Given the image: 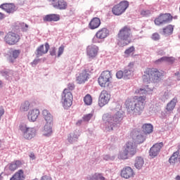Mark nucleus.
Wrapping results in <instances>:
<instances>
[{
    "label": "nucleus",
    "instance_id": "43",
    "mask_svg": "<svg viewBox=\"0 0 180 180\" xmlns=\"http://www.w3.org/2000/svg\"><path fill=\"white\" fill-rule=\"evenodd\" d=\"M116 77L118 79H122V78H124V73L123 71L120 70L116 73Z\"/></svg>",
    "mask_w": 180,
    "mask_h": 180
},
{
    "label": "nucleus",
    "instance_id": "14",
    "mask_svg": "<svg viewBox=\"0 0 180 180\" xmlns=\"http://www.w3.org/2000/svg\"><path fill=\"white\" fill-rule=\"evenodd\" d=\"M99 48L96 45H90L86 48V54L90 60H94L98 56Z\"/></svg>",
    "mask_w": 180,
    "mask_h": 180
},
{
    "label": "nucleus",
    "instance_id": "8",
    "mask_svg": "<svg viewBox=\"0 0 180 180\" xmlns=\"http://www.w3.org/2000/svg\"><path fill=\"white\" fill-rule=\"evenodd\" d=\"M72 93L68 90V89H65L61 94V103L64 109H68L72 105Z\"/></svg>",
    "mask_w": 180,
    "mask_h": 180
},
{
    "label": "nucleus",
    "instance_id": "60",
    "mask_svg": "<svg viewBox=\"0 0 180 180\" xmlns=\"http://www.w3.org/2000/svg\"><path fill=\"white\" fill-rule=\"evenodd\" d=\"M57 0H49V2H51L52 4H54V2H56Z\"/></svg>",
    "mask_w": 180,
    "mask_h": 180
},
{
    "label": "nucleus",
    "instance_id": "33",
    "mask_svg": "<svg viewBox=\"0 0 180 180\" xmlns=\"http://www.w3.org/2000/svg\"><path fill=\"white\" fill-rule=\"evenodd\" d=\"M154 127H153V124H144L142 126V131L144 133V134H150V133L153 131Z\"/></svg>",
    "mask_w": 180,
    "mask_h": 180
},
{
    "label": "nucleus",
    "instance_id": "5",
    "mask_svg": "<svg viewBox=\"0 0 180 180\" xmlns=\"http://www.w3.org/2000/svg\"><path fill=\"white\" fill-rule=\"evenodd\" d=\"M118 40L122 43V46H127L131 43V38L133 34L131 32V28L127 25L121 28L117 34Z\"/></svg>",
    "mask_w": 180,
    "mask_h": 180
},
{
    "label": "nucleus",
    "instance_id": "62",
    "mask_svg": "<svg viewBox=\"0 0 180 180\" xmlns=\"http://www.w3.org/2000/svg\"><path fill=\"white\" fill-rule=\"evenodd\" d=\"M4 179V176H2V174H0V180H3Z\"/></svg>",
    "mask_w": 180,
    "mask_h": 180
},
{
    "label": "nucleus",
    "instance_id": "52",
    "mask_svg": "<svg viewBox=\"0 0 180 180\" xmlns=\"http://www.w3.org/2000/svg\"><path fill=\"white\" fill-rule=\"evenodd\" d=\"M74 88H75V86H74V84L70 83L68 85V88L66 89H68V91H70V92H71V91H73Z\"/></svg>",
    "mask_w": 180,
    "mask_h": 180
},
{
    "label": "nucleus",
    "instance_id": "9",
    "mask_svg": "<svg viewBox=\"0 0 180 180\" xmlns=\"http://www.w3.org/2000/svg\"><path fill=\"white\" fill-rule=\"evenodd\" d=\"M98 81L100 86L103 88L109 86L112 81V73L109 70L103 72L99 76Z\"/></svg>",
    "mask_w": 180,
    "mask_h": 180
},
{
    "label": "nucleus",
    "instance_id": "38",
    "mask_svg": "<svg viewBox=\"0 0 180 180\" xmlns=\"http://www.w3.org/2000/svg\"><path fill=\"white\" fill-rule=\"evenodd\" d=\"M3 77H5L6 79H11L12 75H13V71L12 70H3L1 72Z\"/></svg>",
    "mask_w": 180,
    "mask_h": 180
},
{
    "label": "nucleus",
    "instance_id": "64",
    "mask_svg": "<svg viewBox=\"0 0 180 180\" xmlns=\"http://www.w3.org/2000/svg\"><path fill=\"white\" fill-rule=\"evenodd\" d=\"M2 147V141H0V148Z\"/></svg>",
    "mask_w": 180,
    "mask_h": 180
},
{
    "label": "nucleus",
    "instance_id": "20",
    "mask_svg": "<svg viewBox=\"0 0 180 180\" xmlns=\"http://www.w3.org/2000/svg\"><path fill=\"white\" fill-rule=\"evenodd\" d=\"M80 135H81V134L79 133V131L76 130L74 132L71 133L68 136V141L70 144H74V143H77V141H78V139L79 138Z\"/></svg>",
    "mask_w": 180,
    "mask_h": 180
},
{
    "label": "nucleus",
    "instance_id": "21",
    "mask_svg": "<svg viewBox=\"0 0 180 180\" xmlns=\"http://www.w3.org/2000/svg\"><path fill=\"white\" fill-rule=\"evenodd\" d=\"M20 167H22V162H20V160H15L8 164L6 167V169H9V171H11L12 172H13L16 171L18 168H20Z\"/></svg>",
    "mask_w": 180,
    "mask_h": 180
},
{
    "label": "nucleus",
    "instance_id": "4",
    "mask_svg": "<svg viewBox=\"0 0 180 180\" xmlns=\"http://www.w3.org/2000/svg\"><path fill=\"white\" fill-rule=\"evenodd\" d=\"M162 71L158 70L157 68H148L144 71V74L142 77L143 82L150 84L151 81H158L162 77Z\"/></svg>",
    "mask_w": 180,
    "mask_h": 180
},
{
    "label": "nucleus",
    "instance_id": "16",
    "mask_svg": "<svg viewBox=\"0 0 180 180\" xmlns=\"http://www.w3.org/2000/svg\"><path fill=\"white\" fill-rule=\"evenodd\" d=\"M134 72V63H129L128 66L124 70V79H130Z\"/></svg>",
    "mask_w": 180,
    "mask_h": 180
},
{
    "label": "nucleus",
    "instance_id": "54",
    "mask_svg": "<svg viewBox=\"0 0 180 180\" xmlns=\"http://www.w3.org/2000/svg\"><path fill=\"white\" fill-rule=\"evenodd\" d=\"M29 157L31 160H36V156L33 153H30Z\"/></svg>",
    "mask_w": 180,
    "mask_h": 180
},
{
    "label": "nucleus",
    "instance_id": "24",
    "mask_svg": "<svg viewBox=\"0 0 180 180\" xmlns=\"http://www.w3.org/2000/svg\"><path fill=\"white\" fill-rule=\"evenodd\" d=\"M52 5L56 9H60V11L67 9V2L64 0H56V2L52 3Z\"/></svg>",
    "mask_w": 180,
    "mask_h": 180
},
{
    "label": "nucleus",
    "instance_id": "12",
    "mask_svg": "<svg viewBox=\"0 0 180 180\" xmlns=\"http://www.w3.org/2000/svg\"><path fill=\"white\" fill-rule=\"evenodd\" d=\"M20 39V37L18 34L13 32H8L4 37V41L10 46H13L14 44H16L18 41H19Z\"/></svg>",
    "mask_w": 180,
    "mask_h": 180
},
{
    "label": "nucleus",
    "instance_id": "44",
    "mask_svg": "<svg viewBox=\"0 0 180 180\" xmlns=\"http://www.w3.org/2000/svg\"><path fill=\"white\" fill-rule=\"evenodd\" d=\"M141 15L142 16H150V15H151V11H150L149 10H143L141 12Z\"/></svg>",
    "mask_w": 180,
    "mask_h": 180
},
{
    "label": "nucleus",
    "instance_id": "19",
    "mask_svg": "<svg viewBox=\"0 0 180 180\" xmlns=\"http://www.w3.org/2000/svg\"><path fill=\"white\" fill-rule=\"evenodd\" d=\"M50 49V45L49 43L45 44V49L44 45H41L37 49L36 56L39 58V57H41L44 54H47L49 50Z\"/></svg>",
    "mask_w": 180,
    "mask_h": 180
},
{
    "label": "nucleus",
    "instance_id": "13",
    "mask_svg": "<svg viewBox=\"0 0 180 180\" xmlns=\"http://www.w3.org/2000/svg\"><path fill=\"white\" fill-rule=\"evenodd\" d=\"M110 101V94L106 90H103L99 96L98 105L100 108H103L105 105H108Z\"/></svg>",
    "mask_w": 180,
    "mask_h": 180
},
{
    "label": "nucleus",
    "instance_id": "51",
    "mask_svg": "<svg viewBox=\"0 0 180 180\" xmlns=\"http://www.w3.org/2000/svg\"><path fill=\"white\" fill-rule=\"evenodd\" d=\"M152 39L155 41L160 40V34L158 33H154L152 35Z\"/></svg>",
    "mask_w": 180,
    "mask_h": 180
},
{
    "label": "nucleus",
    "instance_id": "23",
    "mask_svg": "<svg viewBox=\"0 0 180 180\" xmlns=\"http://www.w3.org/2000/svg\"><path fill=\"white\" fill-rule=\"evenodd\" d=\"M88 78H89V74H88V71L84 70L77 77V81L79 84H84L88 81Z\"/></svg>",
    "mask_w": 180,
    "mask_h": 180
},
{
    "label": "nucleus",
    "instance_id": "58",
    "mask_svg": "<svg viewBox=\"0 0 180 180\" xmlns=\"http://www.w3.org/2000/svg\"><path fill=\"white\" fill-rule=\"evenodd\" d=\"M2 86H4V82L2 80H0V88H2Z\"/></svg>",
    "mask_w": 180,
    "mask_h": 180
},
{
    "label": "nucleus",
    "instance_id": "1",
    "mask_svg": "<svg viewBox=\"0 0 180 180\" xmlns=\"http://www.w3.org/2000/svg\"><path fill=\"white\" fill-rule=\"evenodd\" d=\"M153 89L152 87H150V85H147L144 88L136 90L135 94L143 96L136 97L134 99H127L125 101V108L128 113L134 116H140L144 110V102H146V96L144 95L153 94Z\"/></svg>",
    "mask_w": 180,
    "mask_h": 180
},
{
    "label": "nucleus",
    "instance_id": "7",
    "mask_svg": "<svg viewBox=\"0 0 180 180\" xmlns=\"http://www.w3.org/2000/svg\"><path fill=\"white\" fill-rule=\"evenodd\" d=\"M136 153H137L136 144L133 142H128L126 144L124 151L120 153L119 158H121V160H127L130 157L135 155Z\"/></svg>",
    "mask_w": 180,
    "mask_h": 180
},
{
    "label": "nucleus",
    "instance_id": "40",
    "mask_svg": "<svg viewBox=\"0 0 180 180\" xmlns=\"http://www.w3.org/2000/svg\"><path fill=\"white\" fill-rule=\"evenodd\" d=\"M93 117H94V114L92 113L86 114L84 115L83 120L84 122H89Z\"/></svg>",
    "mask_w": 180,
    "mask_h": 180
},
{
    "label": "nucleus",
    "instance_id": "28",
    "mask_svg": "<svg viewBox=\"0 0 180 180\" xmlns=\"http://www.w3.org/2000/svg\"><path fill=\"white\" fill-rule=\"evenodd\" d=\"M89 26L91 30L98 29L101 26V20L98 18H93L89 22Z\"/></svg>",
    "mask_w": 180,
    "mask_h": 180
},
{
    "label": "nucleus",
    "instance_id": "30",
    "mask_svg": "<svg viewBox=\"0 0 180 180\" xmlns=\"http://www.w3.org/2000/svg\"><path fill=\"white\" fill-rule=\"evenodd\" d=\"M134 140H135L136 143L140 144L141 143H144L146 141V136L141 134L140 132H135V135L133 136Z\"/></svg>",
    "mask_w": 180,
    "mask_h": 180
},
{
    "label": "nucleus",
    "instance_id": "34",
    "mask_svg": "<svg viewBox=\"0 0 180 180\" xmlns=\"http://www.w3.org/2000/svg\"><path fill=\"white\" fill-rule=\"evenodd\" d=\"M179 161V152H174L169 159L170 164H176Z\"/></svg>",
    "mask_w": 180,
    "mask_h": 180
},
{
    "label": "nucleus",
    "instance_id": "6",
    "mask_svg": "<svg viewBox=\"0 0 180 180\" xmlns=\"http://www.w3.org/2000/svg\"><path fill=\"white\" fill-rule=\"evenodd\" d=\"M18 129L22 133V136L25 140H32L37 134V129L36 128L30 127L26 124H20Z\"/></svg>",
    "mask_w": 180,
    "mask_h": 180
},
{
    "label": "nucleus",
    "instance_id": "39",
    "mask_svg": "<svg viewBox=\"0 0 180 180\" xmlns=\"http://www.w3.org/2000/svg\"><path fill=\"white\" fill-rule=\"evenodd\" d=\"M84 102L85 105H92V96L89 94H86L84 98Z\"/></svg>",
    "mask_w": 180,
    "mask_h": 180
},
{
    "label": "nucleus",
    "instance_id": "36",
    "mask_svg": "<svg viewBox=\"0 0 180 180\" xmlns=\"http://www.w3.org/2000/svg\"><path fill=\"white\" fill-rule=\"evenodd\" d=\"M30 108V103L27 101L23 102L21 103V105L20 107V112H27Z\"/></svg>",
    "mask_w": 180,
    "mask_h": 180
},
{
    "label": "nucleus",
    "instance_id": "41",
    "mask_svg": "<svg viewBox=\"0 0 180 180\" xmlns=\"http://www.w3.org/2000/svg\"><path fill=\"white\" fill-rule=\"evenodd\" d=\"M64 49H65L64 45H61V46L58 48V56H57L58 58L61 57V56H63V53H64Z\"/></svg>",
    "mask_w": 180,
    "mask_h": 180
},
{
    "label": "nucleus",
    "instance_id": "45",
    "mask_svg": "<svg viewBox=\"0 0 180 180\" xmlns=\"http://www.w3.org/2000/svg\"><path fill=\"white\" fill-rule=\"evenodd\" d=\"M103 160L105 161H112V160H115V156H110L109 155H105L103 156Z\"/></svg>",
    "mask_w": 180,
    "mask_h": 180
},
{
    "label": "nucleus",
    "instance_id": "2",
    "mask_svg": "<svg viewBox=\"0 0 180 180\" xmlns=\"http://www.w3.org/2000/svg\"><path fill=\"white\" fill-rule=\"evenodd\" d=\"M124 117V112L120 110L117 111L114 115L106 113L103 115V121L105 123V129L106 131H113L118 124L122 123Z\"/></svg>",
    "mask_w": 180,
    "mask_h": 180
},
{
    "label": "nucleus",
    "instance_id": "35",
    "mask_svg": "<svg viewBox=\"0 0 180 180\" xmlns=\"http://www.w3.org/2000/svg\"><path fill=\"white\" fill-rule=\"evenodd\" d=\"M88 180H105V177L101 174L96 173L95 174H91L87 176Z\"/></svg>",
    "mask_w": 180,
    "mask_h": 180
},
{
    "label": "nucleus",
    "instance_id": "15",
    "mask_svg": "<svg viewBox=\"0 0 180 180\" xmlns=\"http://www.w3.org/2000/svg\"><path fill=\"white\" fill-rule=\"evenodd\" d=\"M162 147H164V143L162 142L155 143L150 148L149 151V155L152 157V158L157 157L160 151H161V148H162Z\"/></svg>",
    "mask_w": 180,
    "mask_h": 180
},
{
    "label": "nucleus",
    "instance_id": "25",
    "mask_svg": "<svg viewBox=\"0 0 180 180\" xmlns=\"http://www.w3.org/2000/svg\"><path fill=\"white\" fill-rule=\"evenodd\" d=\"M44 22H58L60 20V15L49 14L44 17Z\"/></svg>",
    "mask_w": 180,
    "mask_h": 180
},
{
    "label": "nucleus",
    "instance_id": "46",
    "mask_svg": "<svg viewBox=\"0 0 180 180\" xmlns=\"http://www.w3.org/2000/svg\"><path fill=\"white\" fill-rule=\"evenodd\" d=\"M167 99H169V93L168 91H165L164 93L163 96L162 98V101L165 102V101H167Z\"/></svg>",
    "mask_w": 180,
    "mask_h": 180
},
{
    "label": "nucleus",
    "instance_id": "49",
    "mask_svg": "<svg viewBox=\"0 0 180 180\" xmlns=\"http://www.w3.org/2000/svg\"><path fill=\"white\" fill-rule=\"evenodd\" d=\"M20 26L23 32H26L27 29H29V25H27V24H25V22L20 23Z\"/></svg>",
    "mask_w": 180,
    "mask_h": 180
},
{
    "label": "nucleus",
    "instance_id": "3",
    "mask_svg": "<svg viewBox=\"0 0 180 180\" xmlns=\"http://www.w3.org/2000/svg\"><path fill=\"white\" fill-rule=\"evenodd\" d=\"M42 117L46 121V124L42 130L43 136L45 137H50L53 134V115L47 110L42 111Z\"/></svg>",
    "mask_w": 180,
    "mask_h": 180
},
{
    "label": "nucleus",
    "instance_id": "50",
    "mask_svg": "<svg viewBox=\"0 0 180 180\" xmlns=\"http://www.w3.org/2000/svg\"><path fill=\"white\" fill-rule=\"evenodd\" d=\"M56 51H57V49H56V47H52L49 51L51 56H56Z\"/></svg>",
    "mask_w": 180,
    "mask_h": 180
},
{
    "label": "nucleus",
    "instance_id": "61",
    "mask_svg": "<svg viewBox=\"0 0 180 180\" xmlns=\"http://www.w3.org/2000/svg\"><path fill=\"white\" fill-rule=\"evenodd\" d=\"M0 36H4V32L0 31Z\"/></svg>",
    "mask_w": 180,
    "mask_h": 180
},
{
    "label": "nucleus",
    "instance_id": "27",
    "mask_svg": "<svg viewBox=\"0 0 180 180\" xmlns=\"http://www.w3.org/2000/svg\"><path fill=\"white\" fill-rule=\"evenodd\" d=\"M25 172L23 170L20 169L17 172H15L13 176L10 179V180H25Z\"/></svg>",
    "mask_w": 180,
    "mask_h": 180
},
{
    "label": "nucleus",
    "instance_id": "47",
    "mask_svg": "<svg viewBox=\"0 0 180 180\" xmlns=\"http://www.w3.org/2000/svg\"><path fill=\"white\" fill-rule=\"evenodd\" d=\"M156 64H160V63H167V56H163L155 61Z\"/></svg>",
    "mask_w": 180,
    "mask_h": 180
},
{
    "label": "nucleus",
    "instance_id": "48",
    "mask_svg": "<svg viewBox=\"0 0 180 180\" xmlns=\"http://www.w3.org/2000/svg\"><path fill=\"white\" fill-rule=\"evenodd\" d=\"M174 61H175V58L166 56V63H168L169 64H173Z\"/></svg>",
    "mask_w": 180,
    "mask_h": 180
},
{
    "label": "nucleus",
    "instance_id": "31",
    "mask_svg": "<svg viewBox=\"0 0 180 180\" xmlns=\"http://www.w3.org/2000/svg\"><path fill=\"white\" fill-rule=\"evenodd\" d=\"M20 54V50H14L12 51L11 55L8 58V61L9 63H15V60L16 58L19 57V55Z\"/></svg>",
    "mask_w": 180,
    "mask_h": 180
},
{
    "label": "nucleus",
    "instance_id": "37",
    "mask_svg": "<svg viewBox=\"0 0 180 180\" xmlns=\"http://www.w3.org/2000/svg\"><path fill=\"white\" fill-rule=\"evenodd\" d=\"M174 32V26L169 25L163 29V34L167 36H169V34H172Z\"/></svg>",
    "mask_w": 180,
    "mask_h": 180
},
{
    "label": "nucleus",
    "instance_id": "59",
    "mask_svg": "<svg viewBox=\"0 0 180 180\" xmlns=\"http://www.w3.org/2000/svg\"><path fill=\"white\" fill-rule=\"evenodd\" d=\"M175 179H176V180H180V176H179V175L176 176L175 177Z\"/></svg>",
    "mask_w": 180,
    "mask_h": 180
},
{
    "label": "nucleus",
    "instance_id": "22",
    "mask_svg": "<svg viewBox=\"0 0 180 180\" xmlns=\"http://www.w3.org/2000/svg\"><path fill=\"white\" fill-rule=\"evenodd\" d=\"M0 8L7 12V13H13L16 11V7L12 4H1Z\"/></svg>",
    "mask_w": 180,
    "mask_h": 180
},
{
    "label": "nucleus",
    "instance_id": "10",
    "mask_svg": "<svg viewBox=\"0 0 180 180\" xmlns=\"http://www.w3.org/2000/svg\"><path fill=\"white\" fill-rule=\"evenodd\" d=\"M129 8V2L124 1L113 6L112 12L116 16H120Z\"/></svg>",
    "mask_w": 180,
    "mask_h": 180
},
{
    "label": "nucleus",
    "instance_id": "56",
    "mask_svg": "<svg viewBox=\"0 0 180 180\" xmlns=\"http://www.w3.org/2000/svg\"><path fill=\"white\" fill-rule=\"evenodd\" d=\"M158 54L159 56H164L165 54V53L164 52V51L160 50V51H158Z\"/></svg>",
    "mask_w": 180,
    "mask_h": 180
},
{
    "label": "nucleus",
    "instance_id": "53",
    "mask_svg": "<svg viewBox=\"0 0 180 180\" xmlns=\"http://www.w3.org/2000/svg\"><path fill=\"white\" fill-rule=\"evenodd\" d=\"M174 78H176V79L177 81H180V72H176L175 74H174Z\"/></svg>",
    "mask_w": 180,
    "mask_h": 180
},
{
    "label": "nucleus",
    "instance_id": "63",
    "mask_svg": "<svg viewBox=\"0 0 180 180\" xmlns=\"http://www.w3.org/2000/svg\"><path fill=\"white\" fill-rule=\"evenodd\" d=\"M82 121H79V122H77V124H81V122H82Z\"/></svg>",
    "mask_w": 180,
    "mask_h": 180
},
{
    "label": "nucleus",
    "instance_id": "26",
    "mask_svg": "<svg viewBox=\"0 0 180 180\" xmlns=\"http://www.w3.org/2000/svg\"><path fill=\"white\" fill-rule=\"evenodd\" d=\"M109 36V30L106 28H103L98 30L96 34L97 39H106V37Z\"/></svg>",
    "mask_w": 180,
    "mask_h": 180
},
{
    "label": "nucleus",
    "instance_id": "29",
    "mask_svg": "<svg viewBox=\"0 0 180 180\" xmlns=\"http://www.w3.org/2000/svg\"><path fill=\"white\" fill-rule=\"evenodd\" d=\"M176 102H178V100L174 98L167 103L166 110L168 113H172V110L175 109V106H176Z\"/></svg>",
    "mask_w": 180,
    "mask_h": 180
},
{
    "label": "nucleus",
    "instance_id": "11",
    "mask_svg": "<svg viewBox=\"0 0 180 180\" xmlns=\"http://www.w3.org/2000/svg\"><path fill=\"white\" fill-rule=\"evenodd\" d=\"M172 20V16L169 13L160 14L154 20L155 25L157 26H161V25H167Z\"/></svg>",
    "mask_w": 180,
    "mask_h": 180
},
{
    "label": "nucleus",
    "instance_id": "32",
    "mask_svg": "<svg viewBox=\"0 0 180 180\" xmlns=\"http://www.w3.org/2000/svg\"><path fill=\"white\" fill-rule=\"evenodd\" d=\"M144 165V159L141 157H136L135 159L134 167L136 169H141Z\"/></svg>",
    "mask_w": 180,
    "mask_h": 180
},
{
    "label": "nucleus",
    "instance_id": "57",
    "mask_svg": "<svg viewBox=\"0 0 180 180\" xmlns=\"http://www.w3.org/2000/svg\"><path fill=\"white\" fill-rule=\"evenodd\" d=\"M5 19V14L0 13V20Z\"/></svg>",
    "mask_w": 180,
    "mask_h": 180
},
{
    "label": "nucleus",
    "instance_id": "17",
    "mask_svg": "<svg viewBox=\"0 0 180 180\" xmlns=\"http://www.w3.org/2000/svg\"><path fill=\"white\" fill-rule=\"evenodd\" d=\"M40 115V110L39 109L34 108L30 110L27 114V119L29 122H36Z\"/></svg>",
    "mask_w": 180,
    "mask_h": 180
},
{
    "label": "nucleus",
    "instance_id": "55",
    "mask_svg": "<svg viewBox=\"0 0 180 180\" xmlns=\"http://www.w3.org/2000/svg\"><path fill=\"white\" fill-rule=\"evenodd\" d=\"M39 61H40L39 59H35V60H34L33 62L32 63V65H37L38 63H39Z\"/></svg>",
    "mask_w": 180,
    "mask_h": 180
},
{
    "label": "nucleus",
    "instance_id": "42",
    "mask_svg": "<svg viewBox=\"0 0 180 180\" xmlns=\"http://www.w3.org/2000/svg\"><path fill=\"white\" fill-rule=\"evenodd\" d=\"M134 51V46H131L124 51V54H127V56H130V54H133Z\"/></svg>",
    "mask_w": 180,
    "mask_h": 180
},
{
    "label": "nucleus",
    "instance_id": "18",
    "mask_svg": "<svg viewBox=\"0 0 180 180\" xmlns=\"http://www.w3.org/2000/svg\"><path fill=\"white\" fill-rule=\"evenodd\" d=\"M134 175V171L130 167H125L121 170V176L125 179H129V178H132Z\"/></svg>",
    "mask_w": 180,
    "mask_h": 180
}]
</instances>
